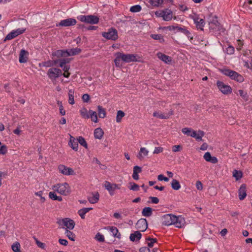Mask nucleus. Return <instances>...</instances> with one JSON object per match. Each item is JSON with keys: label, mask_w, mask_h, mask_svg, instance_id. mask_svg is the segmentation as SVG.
<instances>
[{"label": "nucleus", "mask_w": 252, "mask_h": 252, "mask_svg": "<svg viewBox=\"0 0 252 252\" xmlns=\"http://www.w3.org/2000/svg\"><path fill=\"white\" fill-rule=\"evenodd\" d=\"M226 51L227 54H228L229 55H232L234 53L235 50H234V48L232 46H229L226 48Z\"/></svg>", "instance_id": "052dcab7"}, {"label": "nucleus", "mask_w": 252, "mask_h": 252, "mask_svg": "<svg viewBox=\"0 0 252 252\" xmlns=\"http://www.w3.org/2000/svg\"><path fill=\"white\" fill-rule=\"evenodd\" d=\"M125 114L123 111H118L116 116V122L117 123H120L122 121V118L125 116Z\"/></svg>", "instance_id": "49530a36"}, {"label": "nucleus", "mask_w": 252, "mask_h": 252, "mask_svg": "<svg viewBox=\"0 0 252 252\" xmlns=\"http://www.w3.org/2000/svg\"><path fill=\"white\" fill-rule=\"evenodd\" d=\"M69 61L68 59H63L61 60V63L59 64V66L63 68V71L64 72L69 71L70 69L69 65H66V63H68Z\"/></svg>", "instance_id": "393cba45"}, {"label": "nucleus", "mask_w": 252, "mask_h": 252, "mask_svg": "<svg viewBox=\"0 0 252 252\" xmlns=\"http://www.w3.org/2000/svg\"><path fill=\"white\" fill-rule=\"evenodd\" d=\"M193 20L196 28L201 31L203 30V28L205 25L204 20L203 19L200 18L198 17H195L193 19Z\"/></svg>", "instance_id": "aec40b11"}, {"label": "nucleus", "mask_w": 252, "mask_h": 252, "mask_svg": "<svg viewBox=\"0 0 252 252\" xmlns=\"http://www.w3.org/2000/svg\"><path fill=\"white\" fill-rule=\"evenodd\" d=\"M163 151V149L162 147H156L153 152V154H158L162 152Z\"/></svg>", "instance_id": "69168bd1"}, {"label": "nucleus", "mask_w": 252, "mask_h": 252, "mask_svg": "<svg viewBox=\"0 0 252 252\" xmlns=\"http://www.w3.org/2000/svg\"><path fill=\"white\" fill-rule=\"evenodd\" d=\"M203 158L206 161L214 164L217 163L218 162L217 158L215 157H212L209 152L205 153Z\"/></svg>", "instance_id": "412c9836"}, {"label": "nucleus", "mask_w": 252, "mask_h": 252, "mask_svg": "<svg viewBox=\"0 0 252 252\" xmlns=\"http://www.w3.org/2000/svg\"><path fill=\"white\" fill-rule=\"evenodd\" d=\"M80 113L81 116L85 119L90 118L89 113L85 108H83L80 110Z\"/></svg>", "instance_id": "a18cd8bd"}, {"label": "nucleus", "mask_w": 252, "mask_h": 252, "mask_svg": "<svg viewBox=\"0 0 252 252\" xmlns=\"http://www.w3.org/2000/svg\"><path fill=\"white\" fill-rule=\"evenodd\" d=\"M68 145L73 150L75 151H77L78 149L77 140L71 135H70V140L68 143Z\"/></svg>", "instance_id": "6ab92c4d"}, {"label": "nucleus", "mask_w": 252, "mask_h": 252, "mask_svg": "<svg viewBox=\"0 0 252 252\" xmlns=\"http://www.w3.org/2000/svg\"><path fill=\"white\" fill-rule=\"evenodd\" d=\"M150 4L155 7H158L163 3V0H149Z\"/></svg>", "instance_id": "de8ad7c7"}, {"label": "nucleus", "mask_w": 252, "mask_h": 252, "mask_svg": "<svg viewBox=\"0 0 252 252\" xmlns=\"http://www.w3.org/2000/svg\"><path fill=\"white\" fill-rule=\"evenodd\" d=\"M42 64L43 66L47 67L54 66L53 62L51 60H49L46 62H44L42 63Z\"/></svg>", "instance_id": "5fc2aeb1"}, {"label": "nucleus", "mask_w": 252, "mask_h": 252, "mask_svg": "<svg viewBox=\"0 0 252 252\" xmlns=\"http://www.w3.org/2000/svg\"><path fill=\"white\" fill-rule=\"evenodd\" d=\"M157 56L158 59L166 63H169L171 62V58L161 52H158Z\"/></svg>", "instance_id": "5701e85b"}, {"label": "nucleus", "mask_w": 252, "mask_h": 252, "mask_svg": "<svg viewBox=\"0 0 252 252\" xmlns=\"http://www.w3.org/2000/svg\"><path fill=\"white\" fill-rule=\"evenodd\" d=\"M153 212V209L149 207H146L143 209L142 211V216L146 217H149L152 216Z\"/></svg>", "instance_id": "72a5a7b5"}, {"label": "nucleus", "mask_w": 252, "mask_h": 252, "mask_svg": "<svg viewBox=\"0 0 252 252\" xmlns=\"http://www.w3.org/2000/svg\"><path fill=\"white\" fill-rule=\"evenodd\" d=\"M173 114V110H170L168 113L166 114H164L160 111H155L153 113V116L160 119H168Z\"/></svg>", "instance_id": "4468645a"}, {"label": "nucleus", "mask_w": 252, "mask_h": 252, "mask_svg": "<svg viewBox=\"0 0 252 252\" xmlns=\"http://www.w3.org/2000/svg\"><path fill=\"white\" fill-rule=\"evenodd\" d=\"M49 196L50 198H51V199L53 200H56L57 195L54 191H51L49 193Z\"/></svg>", "instance_id": "774afa93"}, {"label": "nucleus", "mask_w": 252, "mask_h": 252, "mask_svg": "<svg viewBox=\"0 0 252 252\" xmlns=\"http://www.w3.org/2000/svg\"><path fill=\"white\" fill-rule=\"evenodd\" d=\"M29 53L28 51L22 49L19 54V61L20 63H25L27 62Z\"/></svg>", "instance_id": "a211bd4d"}, {"label": "nucleus", "mask_w": 252, "mask_h": 252, "mask_svg": "<svg viewBox=\"0 0 252 252\" xmlns=\"http://www.w3.org/2000/svg\"><path fill=\"white\" fill-rule=\"evenodd\" d=\"M238 92H239V95L242 97H243L244 99H245L246 100L248 99V96L247 95V93L244 92V91L242 90H239L238 91Z\"/></svg>", "instance_id": "13d9d810"}, {"label": "nucleus", "mask_w": 252, "mask_h": 252, "mask_svg": "<svg viewBox=\"0 0 252 252\" xmlns=\"http://www.w3.org/2000/svg\"><path fill=\"white\" fill-rule=\"evenodd\" d=\"M68 103L73 105L75 103L74 101V90L73 89H69L68 92Z\"/></svg>", "instance_id": "473e14b6"}, {"label": "nucleus", "mask_w": 252, "mask_h": 252, "mask_svg": "<svg viewBox=\"0 0 252 252\" xmlns=\"http://www.w3.org/2000/svg\"><path fill=\"white\" fill-rule=\"evenodd\" d=\"M103 134L104 132L101 128H97L94 130V137L95 139H101Z\"/></svg>", "instance_id": "c756f323"}, {"label": "nucleus", "mask_w": 252, "mask_h": 252, "mask_svg": "<svg viewBox=\"0 0 252 252\" xmlns=\"http://www.w3.org/2000/svg\"><path fill=\"white\" fill-rule=\"evenodd\" d=\"M204 132L202 130H199L197 132L195 130H193L191 132V137L195 138L198 141H201L202 140V137L204 135Z\"/></svg>", "instance_id": "f3484780"}, {"label": "nucleus", "mask_w": 252, "mask_h": 252, "mask_svg": "<svg viewBox=\"0 0 252 252\" xmlns=\"http://www.w3.org/2000/svg\"><path fill=\"white\" fill-rule=\"evenodd\" d=\"M193 130H192L191 128H188V127H185V128H183L182 129V132L185 134H186L188 136H191V132L192 131H193Z\"/></svg>", "instance_id": "603ef678"}, {"label": "nucleus", "mask_w": 252, "mask_h": 252, "mask_svg": "<svg viewBox=\"0 0 252 252\" xmlns=\"http://www.w3.org/2000/svg\"><path fill=\"white\" fill-rule=\"evenodd\" d=\"M173 224L176 227L182 228L185 226L186 220L184 217L182 216H176L174 215Z\"/></svg>", "instance_id": "9b49d317"}, {"label": "nucleus", "mask_w": 252, "mask_h": 252, "mask_svg": "<svg viewBox=\"0 0 252 252\" xmlns=\"http://www.w3.org/2000/svg\"><path fill=\"white\" fill-rule=\"evenodd\" d=\"M131 184V186L129 188V189L130 190H134V191H137V190H139V186L138 185H137L135 183H130Z\"/></svg>", "instance_id": "e2e57ef3"}, {"label": "nucleus", "mask_w": 252, "mask_h": 252, "mask_svg": "<svg viewBox=\"0 0 252 252\" xmlns=\"http://www.w3.org/2000/svg\"><path fill=\"white\" fill-rule=\"evenodd\" d=\"M149 153V151L144 147H142L140 148L138 155L137 156V158L141 159L143 158L145 156H147Z\"/></svg>", "instance_id": "f704fd0d"}, {"label": "nucleus", "mask_w": 252, "mask_h": 252, "mask_svg": "<svg viewBox=\"0 0 252 252\" xmlns=\"http://www.w3.org/2000/svg\"><path fill=\"white\" fill-rule=\"evenodd\" d=\"M35 194L36 196H38L40 197L41 201L42 203L45 202V198L44 197L42 196V194H43L42 191H39L36 192L35 193Z\"/></svg>", "instance_id": "680f3d73"}, {"label": "nucleus", "mask_w": 252, "mask_h": 252, "mask_svg": "<svg viewBox=\"0 0 252 252\" xmlns=\"http://www.w3.org/2000/svg\"><path fill=\"white\" fill-rule=\"evenodd\" d=\"M136 227L137 229L139 230V231H145L148 227V223L146 219L142 218L139 220L136 224Z\"/></svg>", "instance_id": "ddd939ff"}, {"label": "nucleus", "mask_w": 252, "mask_h": 252, "mask_svg": "<svg viewBox=\"0 0 252 252\" xmlns=\"http://www.w3.org/2000/svg\"><path fill=\"white\" fill-rule=\"evenodd\" d=\"M221 72L225 76L229 77L231 79L237 82H242L244 81L243 77L237 72L227 68L220 69Z\"/></svg>", "instance_id": "f257e3e1"}, {"label": "nucleus", "mask_w": 252, "mask_h": 252, "mask_svg": "<svg viewBox=\"0 0 252 252\" xmlns=\"http://www.w3.org/2000/svg\"><path fill=\"white\" fill-rule=\"evenodd\" d=\"M174 215L166 214L161 218L162 224L164 225H170L173 224Z\"/></svg>", "instance_id": "dca6fc26"}, {"label": "nucleus", "mask_w": 252, "mask_h": 252, "mask_svg": "<svg viewBox=\"0 0 252 252\" xmlns=\"http://www.w3.org/2000/svg\"><path fill=\"white\" fill-rule=\"evenodd\" d=\"M155 14L158 16L162 17L166 21H170L173 17L172 11L169 9H165L160 12L157 11Z\"/></svg>", "instance_id": "0eeeda50"}, {"label": "nucleus", "mask_w": 252, "mask_h": 252, "mask_svg": "<svg viewBox=\"0 0 252 252\" xmlns=\"http://www.w3.org/2000/svg\"><path fill=\"white\" fill-rule=\"evenodd\" d=\"M233 175L236 178V179L238 180L242 178V173L241 171H239L235 170L233 172Z\"/></svg>", "instance_id": "3c124183"}, {"label": "nucleus", "mask_w": 252, "mask_h": 252, "mask_svg": "<svg viewBox=\"0 0 252 252\" xmlns=\"http://www.w3.org/2000/svg\"><path fill=\"white\" fill-rule=\"evenodd\" d=\"M92 209V208H83L78 210V214L82 219H84L85 218V214Z\"/></svg>", "instance_id": "c85d7f7f"}, {"label": "nucleus", "mask_w": 252, "mask_h": 252, "mask_svg": "<svg viewBox=\"0 0 252 252\" xmlns=\"http://www.w3.org/2000/svg\"><path fill=\"white\" fill-rule=\"evenodd\" d=\"M26 28H19L13 31H14L16 35L17 36L23 33L26 31Z\"/></svg>", "instance_id": "6e6d98bb"}, {"label": "nucleus", "mask_w": 252, "mask_h": 252, "mask_svg": "<svg viewBox=\"0 0 252 252\" xmlns=\"http://www.w3.org/2000/svg\"><path fill=\"white\" fill-rule=\"evenodd\" d=\"M104 186L111 195H113L115 194V190L121 189L120 184H111L108 181H105Z\"/></svg>", "instance_id": "6e6552de"}, {"label": "nucleus", "mask_w": 252, "mask_h": 252, "mask_svg": "<svg viewBox=\"0 0 252 252\" xmlns=\"http://www.w3.org/2000/svg\"><path fill=\"white\" fill-rule=\"evenodd\" d=\"M7 152V148L6 145H2L0 148V155H5Z\"/></svg>", "instance_id": "4d7b16f0"}, {"label": "nucleus", "mask_w": 252, "mask_h": 252, "mask_svg": "<svg viewBox=\"0 0 252 252\" xmlns=\"http://www.w3.org/2000/svg\"><path fill=\"white\" fill-rule=\"evenodd\" d=\"M64 234L69 240L72 241H75V235L72 232L70 231V230H65Z\"/></svg>", "instance_id": "a19ab883"}, {"label": "nucleus", "mask_w": 252, "mask_h": 252, "mask_svg": "<svg viewBox=\"0 0 252 252\" xmlns=\"http://www.w3.org/2000/svg\"><path fill=\"white\" fill-rule=\"evenodd\" d=\"M36 244L37 245V246L42 249H45L46 248V245L45 243H43L39 241H38L37 239H36Z\"/></svg>", "instance_id": "0e129e2a"}, {"label": "nucleus", "mask_w": 252, "mask_h": 252, "mask_svg": "<svg viewBox=\"0 0 252 252\" xmlns=\"http://www.w3.org/2000/svg\"><path fill=\"white\" fill-rule=\"evenodd\" d=\"M76 24V20L73 18H68L65 20H61V22L57 24V26L69 27L75 25Z\"/></svg>", "instance_id": "2eb2a0df"}, {"label": "nucleus", "mask_w": 252, "mask_h": 252, "mask_svg": "<svg viewBox=\"0 0 252 252\" xmlns=\"http://www.w3.org/2000/svg\"><path fill=\"white\" fill-rule=\"evenodd\" d=\"M109 230L112 232L113 236L116 238H120L121 236L120 233L116 227L111 226L109 227Z\"/></svg>", "instance_id": "c9c22d12"}, {"label": "nucleus", "mask_w": 252, "mask_h": 252, "mask_svg": "<svg viewBox=\"0 0 252 252\" xmlns=\"http://www.w3.org/2000/svg\"><path fill=\"white\" fill-rule=\"evenodd\" d=\"M146 241L149 249L153 247L155 244H158V240L156 238H151L149 237L146 238Z\"/></svg>", "instance_id": "2f4dec72"}, {"label": "nucleus", "mask_w": 252, "mask_h": 252, "mask_svg": "<svg viewBox=\"0 0 252 252\" xmlns=\"http://www.w3.org/2000/svg\"><path fill=\"white\" fill-rule=\"evenodd\" d=\"M80 21L91 24H96L99 22V18L94 15H80L77 17Z\"/></svg>", "instance_id": "20e7f679"}, {"label": "nucleus", "mask_w": 252, "mask_h": 252, "mask_svg": "<svg viewBox=\"0 0 252 252\" xmlns=\"http://www.w3.org/2000/svg\"><path fill=\"white\" fill-rule=\"evenodd\" d=\"M95 239L100 242H103L104 241V237L103 235L100 234V233H97L95 236Z\"/></svg>", "instance_id": "864d4df0"}, {"label": "nucleus", "mask_w": 252, "mask_h": 252, "mask_svg": "<svg viewBox=\"0 0 252 252\" xmlns=\"http://www.w3.org/2000/svg\"><path fill=\"white\" fill-rule=\"evenodd\" d=\"M141 171L142 169L140 167L137 165L134 166L132 176L133 179L138 180L139 179L138 173H141Z\"/></svg>", "instance_id": "cd10ccee"}, {"label": "nucleus", "mask_w": 252, "mask_h": 252, "mask_svg": "<svg viewBox=\"0 0 252 252\" xmlns=\"http://www.w3.org/2000/svg\"><path fill=\"white\" fill-rule=\"evenodd\" d=\"M89 113L90 118L91 119L92 121L94 123H97L98 122V119L96 112L90 110Z\"/></svg>", "instance_id": "ea45409f"}, {"label": "nucleus", "mask_w": 252, "mask_h": 252, "mask_svg": "<svg viewBox=\"0 0 252 252\" xmlns=\"http://www.w3.org/2000/svg\"><path fill=\"white\" fill-rule=\"evenodd\" d=\"M99 199V194L98 192H93L91 196L88 197V200L90 203L94 204L97 203Z\"/></svg>", "instance_id": "4be33fe9"}, {"label": "nucleus", "mask_w": 252, "mask_h": 252, "mask_svg": "<svg viewBox=\"0 0 252 252\" xmlns=\"http://www.w3.org/2000/svg\"><path fill=\"white\" fill-rule=\"evenodd\" d=\"M16 37H17V36L16 35L14 31L13 30L6 36L4 41L11 40Z\"/></svg>", "instance_id": "09e8293b"}, {"label": "nucleus", "mask_w": 252, "mask_h": 252, "mask_svg": "<svg viewBox=\"0 0 252 252\" xmlns=\"http://www.w3.org/2000/svg\"><path fill=\"white\" fill-rule=\"evenodd\" d=\"M183 149V147L181 145H174L172 147V151L177 152L181 151Z\"/></svg>", "instance_id": "bf43d9fd"}, {"label": "nucleus", "mask_w": 252, "mask_h": 252, "mask_svg": "<svg viewBox=\"0 0 252 252\" xmlns=\"http://www.w3.org/2000/svg\"><path fill=\"white\" fill-rule=\"evenodd\" d=\"M78 143H79L81 146L85 147L86 149L88 148L87 143L85 140V139L82 136H79L77 138Z\"/></svg>", "instance_id": "c03bdc74"}, {"label": "nucleus", "mask_w": 252, "mask_h": 252, "mask_svg": "<svg viewBox=\"0 0 252 252\" xmlns=\"http://www.w3.org/2000/svg\"><path fill=\"white\" fill-rule=\"evenodd\" d=\"M171 185L172 188L176 190H179L181 187L179 182L176 179H173L172 181V182L171 183Z\"/></svg>", "instance_id": "58836bf2"}, {"label": "nucleus", "mask_w": 252, "mask_h": 252, "mask_svg": "<svg viewBox=\"0 0 252 252\" xmlns=\"http://www.w3.org/2000/svg\"><path fill=\"white\" fill-rule=\"evenodd\" d=\"M97 109L99 117L100 118H104L106 116L105 109L100 105L98 106Z\"/></svg>", "instance_id": "4c0bfd02"}, {"label": "nucleus", "mask_w": 252, "mask_h": 252, "mask_svg": "<svg viewBox=\"0 0 252 252\" xmlns=\"http://www.w3.org/2000/svg\"><path fill=\"white\" fill-rule=\"evenodd\" d=\"M102 36L107 39L115 41L118 38V32L114 28H110L108 32H104Z\"/></svg>", "instance_id": "39448f33"}, {"label": "nucleus", "mask_w": 252, "mask_h": 252, "mask_svg": "<svg viewBox=\"0 0 252 252\" xmlns=\"http://www.w3.org/2000/svg\"><path fill=\"white\" fill-rule=\"evenodd\" d=\"M141 10V7L139 5H135L132 6L130 8V11L132 12H138L140 11Z\"/></svg>", "instance_id": "8fccbe9b"}, {"label": "nucleus", "mask_w": 252, "mask_h": 252, "mask_svg": "<svg viewBox=\"0 0 252 252\" xmlns=\"http://www.w3.org/2000/svg\"><path fill=\"white\" fill-rule=\"evenodd\" d=\"M141 234L140 231H137L130 234L129 239L130 241L134 242L136 240H139L141 238Z\"/></svg>", "instance_id": "7c9ffc66"}, {"label": "nucleus", "mask_w": 252, "mask_h": 252, "mask_svg": "<svg viewBox=\"0 0 252 252\" xmlns=\"http://www.w3.org/2000/svg\"><path fill=\"white\" fill-rule=\"evenodd\" d=\"M20 244L18 242H14L11 246V249L14 252H21Z\"/></svg>", "instance_id": "79ce46f5"}, {"label": "nucleus", "mask_w": 252, "mask_h": 252, "mask_svg": "<svg viewBox=\"0 0 252 252\" xmlns=\"http://www.w3.org/2000/svg\"><path fill=\"white\" fill-rule=\"evenodd\" d=\"M90 95L88 94H84L82 96V99L85 102H88L90 100Z\"/></svg>", "instance_id": "338daca9"}, {"label": "nucleus", "mask_w": 252, "mask_h": 252, "mask_svg": "<svg viewBox=\"0 0 252 252\" xmlns=\"http://www.w3.org/2000/svg\"><path fill=\"white\" fill-rule=\"evenodd\" d=\"M151 37L155 40H159V42L162 43L164 41L163 36L160 34H152Z\"/></svg>", "instance_id": "37998d69"}, {"label": "nucleus", "mask_w": 252, "mask_h": 252, "mask_svg": "<svg viewBox=\"0 0 252 252\" xmlns=\"http://www.w3.org/2000/svg\"><path fill=\"white\" fill-rule=\"evenodd\" d=\"M58 223L61 228L65 229V230H72L75 225L74 221L68 218L59 220Z\"/></svg>", "instance_id": "7ed1b4c3"}, {"label": "nucleus", "mask_w": 252, "mask_h": 252, "mask_svg": "<svg viewBox=\"0 0 252 252\" xmlns=\"http://www.w3.org/2000/svg\"><path fill=\"white\" fill-rule=\"evenodd\" d=\"M58 169L59 172L64 175H75L74 170L67 166L61 164L58 166Z\"/></svg>", "instance_id": "f8f14e48"}, {"label": "nucleus", "mask_w": 252, "mask_h": 252, "mask_svg": "<svg viewBox=\"0 0 252 252\" xmlns=\"http://www.w3.org/2000/svg\"><path fill=\"white\" fill-rule=\"evenodd\" d=\"M217 86L219 90L224 94H229L232 93L231 87L225 84L223 82L220 81H217Z\"/></svg>", "instance_id": "423d86ee"}, {"label": "nucleus", "mask_w": 252, "mask_h": 252, "mask_svg": "<svg viewBox=\"0 0 252 252\" xmlns=\"http://www.w3.org/2000/svg\"><path fill=\"white\" fill-rule=\"evenodd\" d=\"M81 52V49L78 48H73L67 51V57L79 54Z\"/></svg>", "instance_id": "e433bc0d"}, {"label": "nucleus", "mask_w": 252, "mask_h": 252, "mask_svg": "<svg viewBox=\"0 0 252 252\" xmlns=\"http://www.w3.org/2000/svg\"><path fill=\"white\" fill-rule=\"evenodd\" d=\"M67 50H58L52 53V56L57 58L67 57Z\"/></svg>", "instance_id": "a878e982"}, {"label": "nucleus", "mask_w": 252, "mask_h": 252, "mask_svg": "<svg viewBox=\"0 0 252 252\" xmlns=\"http://www.w3.org/2000/svg\"><path fill=\"white\" fill-rule=\"evenodd\" d=\"M246 188L244 184H242L239 189V198L240 200H243L246 197Z\"/></svg>", "instance_id": "b1692460"}, {"label": "nucleus", "mask_w": 252, "mask_h": 252, "mask_svg": "<svg viewBox=\"0 0 252 252\" xmlns=\"http://www.w3.org/2000/svg\"><path fill=\"white\" fill-rule=\"evenodd\" d=\"M138 56L134 54H125L122 53V61L125 63L140 62Z\"/></svg>", "instance_id": "9d476101"}, {"label": "nucleus", "mask_w": 252, "mask_h": 252, "mask_svg": "<svg viewBox=\"0 0 252 252\" xmlns=\"http://www.w3.org/2000/svg\"><path fill=\"white\" fill-rule=\"evenodd\" d=\"M52 189L55 191H57L59 193L63 195H68L70 191V186L67 183L58 184L54 185L53 186Z\"/></svg>", "instance_id": "f03ea898"}, {"label": "nucleus", "mask_w": 252, "mask_h": 252, "mask_svg": "<svg viewBox=\"0 0 252 252\" xmlns=\"http://www.w3.org/2000/svg\"><path fill=\"white\" fill-rule=\"evenodd\" d=\"M62 74V70L58 68L52 67L49 69L47 75L51 80H55Z\"/></svg>", "instance_id": "1a4fd4ad"}, {"label": "nucleus", "mask_w": 252, "mask_h": 252, "mask_svg": "<svg viewBox=\"0 0 252 252\" xmlns=\"http://www.w3.org/2000/svg\"><path fill=\"white\" fill-rule=\"evenodd\" d=\"M116 58L114 60L115 65L117 67H120L122 66V53L118 52L115 54Z\"/></svg>", "instance_id": "bb28decb"}]
</instances>
